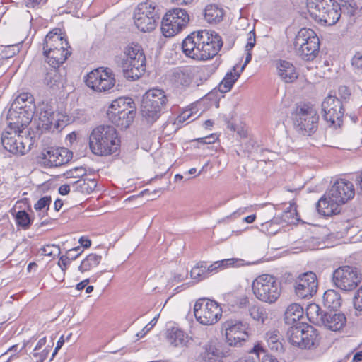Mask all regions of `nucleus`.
<instances>
[{
	"label": "nucleus",
	"instance_id": "nucleus-49",
	"mask_svg": "<svg viewBox=\"0 0 362 362\" xmlns=\"http://www.w3.org/2000/svg\"><path fill=\"white\" fill-rule=\"evenodd\" d=\"M298 214L294 205L291 204L288 209L285 210L281 217V222L286 223H293L298 221Z\"/></svg>",
	"mask_w": 362,
	"mask_h": 362
},
{
	"label": "nucleus",
	"instance_id": "nucleus-56",
	"mask_svg": "<svg viewBox=\"0 0 362 362\" xmlns=\"http://www.w3.org/2000/svg\"><path fill=\"white\" fill-rule=\"evenodd\" d=\"M50 351V346H47L40 353L35 351L33 356L37 358L36 362H43L48 356Z\"/></svg>",
	"mask_w": 362,
	"mask_h": 362
},
{
	"label": "nucleus",
	"instance_id": "nucleus-55",
	"mask_svg": "<svg viewBox=\"0 0 362 362\" xmlns=\"http://www.w3.org/2000/svg\"><path fill=\"white\" fill-rule=\"evenodd\" d=\"M193 111L192 109L185 110L182 112L177 116L175 119V124H180L187 120L189 119L192 117Z\"/></svg>",
	"mask_w": 362,
	"mask_h": 362
},
{
	"label": "nucleus",
	"instance_id": "nucleus-46",
	"mask_svg": "<svg viewBox=\"0 0 362 362\" xmlns=\"http://www.w3.org/2000/svg\"><path fill=\"white\" fill-rule=\"evenodd\" d=\"M268 346L271 350L281 352L284 350L282 344L279 341V337L275 332L267 334Z\"/></svg>",
	"mask_w": 362,
	"mask_h": 362
},
{
	"label": "nucleus",
	"instance_id": "nucleus-28",
	"mask_svg": "<svg viewBox=\"0 0 362 362\" xmlns=\"http://www.w3.org/2000/svg\"><path fill=\"white\" fill-rule=\"evenodd\" d=\"M193 78L194 69L191 67H184L174 72L173 81L177 86L187 87L192 82Z\"/></svg>",
	"mask_w": 362,
	"mask_h": 362
},
{
	"label": "nucleus",
	"instance_id": "nucleus-18",
	"mask_svg": "<svg viewBox=\"0 0 362 362\" xmlns=\"http://www.w3.org/2000/svg\"><path fill=\"white\" fill-rule=\"evenodd\" d=\"M25 127H22L19 128V131H17L14 128V125L8 122V128L11 131H4L1 135V143L6 151L13 154H24L26 152V147L20 136V133L23 132Z\"/></svg>",
	"mask_w": 362,
	"mask_h": 362
},
{
	"label": "nucleus",
	"instance_id": "nucleus-5",
	"mask_svg": "<svg viewBox=\"0 0 362 362\" xmlns=\"http://www.w3.org/2000/svg\"><path fill=\"white\" fill-rule=\"evenodd\" d=\"M168 102V96L163 89H149L142 98L141 112L143 118L148 123L153 124L160 117Z\"/></svg>",
	"mask_w": 362,
	"mask_h": 362
},
{
	"label": "nucleus",
	"instance_id": "nucleus-10",
	"mask_svg": "<svg viewBox=\"0 0 362 362\" xmlns=\"http://www.w3.org/2000/svg\"><path fill=\"white\" fill-rule=\"evenodd\" d=\"M189 21V16L186 10L174 8L169 10L161 23V30L166 37H173L187 26Z\"/></svg>",
	"mask_w": 362,
	"mask_h": 362
},
{
	"label": "nucleus",
	"instance_id": "nucleus-12",
	"mask_svg": "<svg viewBox=\"0 0 362 362\" xmlns=\"http://www.w3.org/2000/svg\"><path fill=\"white\" fill-rule=\"evenodd\" d=\"M362 279L359 270L354 267H340L333 272V282L336 286L343 291L355 289Z\"/></svg>",
	"mask_w": 362,
	"mask_h": 362
},
{
	"label": "nucleus",
	"instance_id": "nucleus-41",
	"mask_svg": "<svg viewBox=\"0 0 362 362\" xmlns=\"http://www.w3.org/2000/svg\"><path fill=\"white\" fill-rule=\"evenodd\" d=\"M248 314L253 320L262 324H264L268 318L267 309L258 303L249 306Z\"/></svg>",
	"mask_w": 362,
	"mask_h": 362
},
{
	"label": "nucleus",
	"instance_id": "nucleus-53",
	"mask_svg": "<svg viewBox=\"0 0 362 362\" xmlns=\"http://www.w3.org/2000/svg\"><path fill=\"white\" fill-rule=\"evenodd\" d=\"M51 197L45 196L40 198L34 205V209L36 211H42L43 209L48 210L50 203H51Z\"/></svg>",
	"mask_w": 362,
	"mask_h": 362
},
{
	"label": "nucleus",
	"instance_id": "nucleus-59",
	"mask_svg": "<svg viewBox=\"0 0 362 362\" xmlns=\"http://www.w3.org/2000/svg\"><path fill=\"white\" fill-rule=\"evenodd\" d=\"M249 303H250L249 298L246 296H242L238 297L235 300V305L239 308H246L247 305H250Z\"/></svg>",
	"mask_w": 362,
	"mask_h": 362
},
{
	"label": "nucleus",
	"instance_id": "nucleus-33",
	"mask_svg": "<svg viewBox=\"0 0 362 362\" xmlns=\"http://www.w3.org/2000/svg\"><path fill=\"white\" fill-rule=\"evenodd\" d=\"M224 16L223 9L217 4L207 5L204 10V17L209 23H218Z\"/></svg>",
	"mask_w": 362,
	"mask_h": 362
},
{
	"label": "nucleus",
	"instance_id": "nucleus-31",
	"mask_svg": "<svg viewBox=\"0 0 362 362\" xmlns=\"http://www.w3.org/2000/svg\"><path fill=\"white\" fill-rule=\"evenodd\" d=\"M61 115L54 112L51 110L41 111L39 119L42 126L45 129H58L60 127Z\"/></svg>",
	"mask_w": 362,
	"mask_h": 362
},
{
	"label": "nucleus",
	"instance_id": "nucleus-43",
	"mask_svg": "<svg viewBox=\"0 0 362 362\" xmlns=\"http://www.w3.org/2000/svg\"><path fill=\"white\" fill-rule=\"evenodd\" d=\"M96 181L94 179L88 180H78L74 182L72 187L76 191L81 192L82 193L89 194L94 190L96 187Z\"/></svg>",
	"mask_w": 362,
	"mask_h": 362
},
{
	"label": "nucleus",
	"instance_id": "nucleus-27",
	"mask_svg": "<svg viewBox=\"0 0 362 362\" xmlns=\"http://www.w3.org/2000/svg\"><path fill=\"white\" fill-rule=\"evenodd\" d=\"M107 115L112 124L121 129H127L133 122L136 111H126L121 114L107 113Z\"/></svg>",
	"mask_w": 362,
	"mask_h": 362
},
{
	"label": "nucleus",
	"instance_id": "nucleus-50",
	"mask_svg": "<svg viewBox=\"0 0 362 362\" xmlns=\"http://www.w3.org/2000/svg\"><path fill=\"white\" fill-rule=\"evenodd\" d=\"M78 257V254L76 255H72L71 252H66V255L62 256L58 262V265L61 268L63 273H64L66 267L70 264L71 260L76 259Z\"/></svg>",
	"mask_w": 362,
	"mask_h": 362
},
{
	"label": "nucleus",
	"instance_id": "nucleus-30",
	"mask_svg": "<svg viewBox=\"0 0 362 362\" xmlns=\"http://www.w3.org/2000/svg\"><path fill=\"white\" fill-rule=\"evenodd\" d=\"M303 327H305L303 334V342L300 344L299 348L301 349H311L317 346L319 343V335L316 331V329L306 324L303 325Z\"/></svg>",
	"mask_w": 362,
	"mask_h": 362
},
{
	"label": "nucleus",
	"instance_id": "nucleus-25",
	"mask_svg": "<svg viewBox=\"0 0 362 362\" xmlns=\"http://www.w3.org/2000/svg\"><path fill=\"white\" fill-rule=\"evenodd\" d=\"M278 75L286 83H292L298 76L296 68L289 62L281 60L276 63Z\"/></svg>",
	"mask_w": 362,
	"mask_h": 362
},
{
	"label": "nucleus",
	"instance_id": "nucleus-15",
	"mask_svg": "<svg viewBox=\"0 0 362 362\" xmlns=\"http://www.w3.org/2000/svg\"><path fill=\"white\" fill-rule=\"evenodd\" d=\"M71 158L72 153L67 148L49 147L41 152L39 163L47 168L58 167L67 163Z\"/></svg>",
	"mask_w": 362,
	"mask_h": 362
},
{
	"label": "nucleus",
	"instance_id": "nucleus-13",
	"mask_svg": "<svg viewBox=\"0 0 362 362\" xmlns=\"http://www.w3.org/2000/svg\"><path fill=\"white\" fill-rule=\"evenodd\" d=\"M115 74L109 68L100 67L90 71L86 78V85L98 92H106L115 85Z\"/></svg>",
	"mask_w": 362,
	"mask_h": 362
},
{
	"label": "nucleus",
	"instance_id": "nucleus-35",
	"mask_svg": "<svg viewBox=\"0 0 362 362\" xmlns=\"http://www.w3.org/2000/svg\"><path fill=\"white\" fill-rule=\"evenodd\" d=\"M303 325H306V323H296V325H291L287 331L289 342L298 347L300 346V344L303 342V334L305 327H303Z\"/></svg>",
	"mask_w": 362,
	"mask_h": 362
},
{
	"label": "nucleus",
	"instance_id": "nucleus-61",
	"mask_svg": "<svg viewBox=\"0 0 362 362\" xmlns=\"http://www.w3.org/2000/svg\"><path fill=\"white\" fill-rule=\"evenodd\" d=\"M355 183L357 193L362 195V171L358 173L356 175Z\"/></svg>",
	"mask_w": 362,
	"mask_h": 362
},
{
	"label": "nucleus",
	"instance_id": "nucleus-7",
	"mask_svg": "<svg viewBox=\"0 0 362 362\" xmlns=\"http://www.w3.org/2000/svg\"><path fill=\"white\" fill-rule=\"evenodd\" d=\"M159 8L155 1L146 0L138 4L134 12V22L143 33L151 32L160 18Z\"/></svg>",
	"mask_w": 362,
	"mask_h": 362
},
{
	"label": "nucleus",
	"instance_id": "nucleus-40",
	"mask_svg": "<svg viewBox=\"0 0 362 362\" xmlns=\"http://www.w3.org/2000/svg\"><path fill=\"white\" fill-rule=\"evenodd\" d=\"M329 0H306L308 12L315 21L317 16H320V12L323 11Z\"/></svg>",
	"mask_w": 362,
	"mask_h": 362
},
{
	"label": "nucleus",
	"instance_id": "nucleus-16",
	"mask_svg": "<svg viewBox=\"0 0 362 362\" xmlns=\"http://www.w3.org/2000/svg\"><path fill=\"white\" fill-rule=\"evenodd\" d=\"M317 280L315 273L308 272L300 274L294 281L293 288L296 295L302 299L310 298L316 293Z\"/></svg>",
	"mask_w": 362,
	"mask_h": 362
},
{
	"label": "nucleus",
	"instance_id": "nucleus-52",
	"mask_svg": "<svg viewBox=\"0 0 362 362\" xmlns=\"http://www.w3.org/2000/svg\"><path fill=\"white\" fill-rule=\"evenodd\" d=\"M43 255L49 257H55L60 254V248L55 245H47L42 248Z\"/></svg>",
	"mask_w": 362,
	"mask_h": 362
},
{
	"label": "nucleus",
	"instance_id": "nucleus-44",
	"mask_svg": "<svg viewBox=\"0 0 362 362\" xmlns=\"http://www.w3.org/2000/svg\"><path fill=\"white\" fill-rule=\"evenodd\" d=\"M306 315L311 322L320 325L324 313L318 305L312 303L307 307Z\"/></svg>",
	"mask_w": 362,
	"mask_h": 362
},
{
	"label": "nucleus",
	"instance_id": "nucleus-24",
	"mask_svg": "<svg viewBox=\"0 0 362 362\" xmlns=\"http://www.w3.org/2000/svg\"><path fill=\"white\" fill-rule=\"evenodd\" d=\"M58 67H52L45 73L43 83L51 89L62 87L65 81L64 76Z\"/></svg>",
	"mask_w": 362,
	"mask_h": 362
},
{
	"label": "nucleus",
	"instance_id": "nucleus-19",
	"mask_svg": "<svg viewBox=\"0 0 362 362\" xmlns=\"http://www.w3.org/2000/svg\"><path fill=\"white\" fill-rule=\"evenodd\" d=\"M339 206L354 198L355 189L354 185L344 179L337 180L328 191Z\"/></svg>",
	"mask_w": 362,
	"mask_h": 362
},
{
	"label": "nucleus",
	"instance_id": "nucleus-48",
	"mask_svg": "<svg viewBox=\"0 0 362 362\" xmlns=\"http://www.w3.org/2000/svg\"><path fill=\"white\" fill-rule=\"evenodd\" d=\"M339 5L340 6L341 14L344 13L348 16H353L358 8V6L354 0H341Z\"/></svg>",
	"mask_w": 362,
	"mask_h": 362
},
{
	"label": "nucleus",
	"instance_id": "nucleus-54",
	"mask_svg": "<svg viewBox=\"0 0 362 362\" xmlns=\"http://www.w3.org/2000/svg\"><path fill=\"white\" fill-rule=\"evenodd\" d=\"M86 174V170L83 167L74 168L66 173L67 177H81Z\"/></svg>",
	"mask_w": 362,
	"mask_h": 362
},
{
	"label": "nucleus",
	"instance_id": "nucleus-1",
	"mask_svg": "<svg viewBox=\"0 0 362 362\" xmlns=\"http://www.w3.org/2000/svg\"><path fill=\"white\" fill-rule=\"evenodd\" d=\"M223 46L221 36L215 31L200 30L192 33L182 43L183 53L198 61H205L215 57Z\"/></svg>",
	"mask_w": 362,
	"mask_h": 362
},
{
	"label": "nucleus",
	"instance_id": "nucleus-57",
	"mask_svg": "<svg viewBox=\"0 0 362 362\" xmlns=\"http://www.w3.org/2000/svg\"><path fill=\"white\" fill-rule=\"evenodd\" d=\"M256 43L255 33L254 30L250 31L247 34V42L245 46L247 52H250Z\"/></svg>",
	"mask_w": 362,
	"mask_h": 362
},
{
	"label": "nucleus",
	"instance_id": "nucleus-58",
	"mask_svg": "<svg viewBox=\"0 0 362 362\" xmlns=\"http://www.w3.org/2000/svg\"><path fill=\"white\" fill-rule=\"evenodd\" d=\"M354 307L356 310H362V286L358 290L354 298Z\"/></svg>",
	"mask_w": 362,
	"mask_h": 362
},
{
	"label": "nucleus",
	"instance_id": "nucleus-17",
	"mask_svg": "<svg viewBox=\"0 0 362 362\" xmlns=\"http://www.w3.org/2000/svg\"><path fill=\"white\" fill-rule=\"evenodd\" d=\"M323 117L332 125L340 127L344 116V108L341 100L337 97L328 95L322 103Z\"/></svg>",
	"mask_w": 362,
	"mask_h": 362
},
{
	"label": "nucleus",
	"instance_id": "nucleus-32",
	"mask_svg": "<svg viewBox=\"0 0 362 362\" xmlns=\"http://www.w3.org/2000/svg\"><path fill=\"white\" fill-rule=\"evenodd\" d=\"M134 103L131 98H119L113 100L107 113L121 114L126 111H135Z\"/></svg>",
	"mask_w": 362,
	"mask_h": 362
},
{
	"label": "nucleus",
	"instance_id": "nucleus-29",
	"mask_svg": "<svg viewBox=\"0 0 362 362\" xmlns=\"http://www.w3.org/2000/svg\"><path fill=\"white\" fill-rule=\"evenodd\" d=\"M168 342L175 347L185 346L188 342V336L178 327H173L168 329Z\"/></svg>",
	"mask_w": 362,
	"mask_h": 362
},
{
	"label": "nucleus",
	"instance_id": "nucleus-3",
	"mask_svg": "<svg viewBox=\"0 0 362 362\" xmlns=\"http://www.w3.org/2000/svg\"><path fill=\"white\" fill-rule=\"evenodd\" d=\"M35 105L33 95L29 93H22L13 100L7 115L8 122L19 128L26 127L35 113Z\"/></svg>",
	"mask_w": 362,
	"mask_h": 362
},
{
	"label": "nucleus",
	"instance_id": "nucleus-36",
	"mask_svg": "<svg viewBox=\"0 0 362 362\" xmlns=\"http://www.w3.org/2000/svg\"><path fill=\"white\" fill-rule=\"evenodd\" d=\"M341 298L335 290H327L323 296L324 305L332 310L338 309L341 305Z\"/></svg>",
	"mask_w": 362,
	"mask_h": 362
},
{
	"label": "nucleus",
	"instance_id": "nucleus-47",
	"mask_svg": "<svg viewBox=\"0 0 362 362\" xmlns=\"http://www.w3.org/2000/svg\"><path fill=\"white\" fill-rule=\"evenodd\" d=\"M15 220L17 226L26 230L29 228L31 224V219L29 214L25 211H19L15 214Z\"/></svg>",
	"mask_w": 362,
	"mask_h": 362
},
{
	"label": "nucleus",
	"instance_id": "nucleus-9",
	"mask_svg": "<svg viewBox=\"0 0 362 362\" xmlns=\"http://www.w3.org/2000/svg\"><path fill=\"white\" fill-rule=\"evenodd\" d=\"M293 119L297 131L303 135H311L317 129L319 116L317 110L310 104L298 105Z\"/></svg>",
	"mask_w": 362,
	"mask_h": 362
},
{
	"label": "nucleus",
	"instance_id": "nucleus-4",
	"mask_svg": "<svg viewBox=\"0 0 362 362\" xmlns=\"http://www.w3.org/2000/svg\"><path fill=\"white\" fill-rule=\"evenodd\" d=\"M122 67L127 78L138 79L146 71V57L138 43L132 42L124 48Z\"/></svg>",
	"mask_w": 362,
	"mask_h": 362
},
{
	"label": "nucleus",
	"instance_id": "nucleus-14",
	"mask_svg": "<svg viewBox=\"0 0 362 362\" xmlns=\"http://www.w3.org/2000/svg\"><path fill=\"white\" fill-rule=\"evenodd\" d=\"M247 323L237 320H228L222 325L225 331L226 342L230 346H239L242 342L245 341L249 337Z\"/></svg>",
	"mask_w": 362,
	"mask_h": 362
},
{
	"label": "nucleus",
	"instance_id": "nucleus-23",
	"mask_svg": "<svg viewBox=\"0 0 362 362\" xmlns=\"http://www.w3.org/2000/svg\"><path fill=\"white\" fill-rule=\"evenodd\" d=\"M317 212L325 216H329L339 212V204L334 202L328 192L316 204Z\"/></svg>",
	"mask_w": 362,
	"mask_h": 362
},
{
	"label": "nucleus",
	"instance_id": "nucleus-60",
	"mask_svg": "<svg viewBox=\"0 0 362 362\" xmlns=\"http://www.w3.org/2000/svg\"><path fill=\"white\" fill-rule=\"evenodd\" d=\"M274 223H276V224H278L279 222H278V219L277 218H274L273 220L272 221H267L263 224H262V226L263 228H266L267 229V233L268 234H275L277 231V229L276 228H274V229H272L271 230H269V227H272Z\"/></svg>",
	"mask_w": 362,
	"mask_h": 362
},
{
	"label": "nucleus",
	"instance_id": "nucleus-51",
	"mask_svg": "<svg viewBox=\"0 0 362 362\" xmlns=\"http://www.w3.org/2000/svg\"><path fill=\"white\" fill-rule=\"evenodd\" d=\"M351 64L355 71H362V49L355 52L351 58Z\"/></svg>",
	"mask_w": 362,
	"mask_h": 362
},
{
	"label": "nucleus",
	"instance_id": "nucleus-2",
	"mask_svg": "<svg viewBox=\"0 0 362 362\" xmlns=\"http://www.w3.org/2000/svg\"><path fill=\"white\" fill-rule=\"evenodd\" d=\"M115 128L110 125H99L94 128L89 136V147L93 153L106 156L115 153L119 146Z\"/></svg>",
	"mask_w": 362,
	"mask_h": 362
},
{
	"label": "nucleus",
	"instance_id": "nucleus-37",
	"mask_svg": "<svg viewBox=\"0 0 362 362\" xmlns=\"http://www.w3.org/2000/svg\"><path fill=\"white\" fill-rule=\"evenodd\" d=\"M101 259L102 257L100 255L94 253L89 254L81 261V264L78 267V270L81 273L91 272L98 266Z\"/></svg>",
	"mask_w": 362,
	"mask_h": 362
},
{
	"label": "nucleus",
	"instance_id": "nucleus-22",
	"mask_svg": "<svg viewBox=\"0 0 362 362\" xmlns=\"http://www.w3.org/2000/svg\"><path fill=\"white\" fill-rule=\"evenodd\" d=\"M346 318L343 313L334 311L325 313L320 325L334 332L339 331L346 325Z\"/></svg>",
	"mask_w": 362,
	"mask_h": 362
},
{
	"label": "nucleus",
	"instance_id": "nucleus-63",
	"mask_svg": "<svg viewBox=\"0 0 362 362\" xmlns=\"http://www.w3.org/2000/svg\"><path fill=\"white\" fill-rule=\"evenodd\" d=\"M47 0H26V6L28 7H35L41 4H45Z\"/></svg>",
	"mask_w": 362,
	"mask_h": 362
},
{
	"label": "nucleus",
	"instance_id": "nucleus-8",
	"mask_svg": "<svg viewBox=\"0 0 362 362\" xmlns=\"http://www.w3.org/2000/svg\"><path fill=\"white\" fill-rule=\"evenodd\" d=\"M295 52L306 61L313 60L320 49V40L315 33L308 28L300 29L293 42Z\"/></svg>",
	"mask_w": 362,
	"mask_h": 362
},
{
	"label": "nucleus",
	"instance_id": "nucleus-6",
	"mask_svg": "<svg viewBox=\"0 0 362 362\" xmlns=\"http://www.w3.org/2000/svg\"><path fill=\"white\" fill-rule=\"evenodd\" d=\"M255 296L260 301L272 304L280 297L281 284L276 277L270 274L258 276L252 284Z\"/></svg>",
	"mask_w": 362,
	"mask_h": 362
},
{
	"label": "nucleus",
	"instance_id": "nucleus-39",
	"mask_svg": "<svg viewBox=\"0 0 362 362\" xmlns=\"http://www.w3.org/2000/svg\"><path fill=\"white\" fill-rule=\"evenodd\" d=\"M240 73L236 71V67L234 66L232 71L228 72L223 79L219 84V90L221 93H227L232 88L233 84L238 79Z\"/></svg>",
	"mask_w": 362,
	"mask_h": 362
},
{
	"label": "nucleus",
	"instance_id": "nucleus-38",
	"mask_svg": "<svg viewBox=\"0 0 362 362\" xmlns=\"http://www.w3.org/2000/svg\"><path fill=\"white\" fill-rule=\"evenodd\" d=\"M242 260L236 258L226 259L220 261L214 262L213 264L208 266L206 264L207 276L211 273H216L220 270L224 269L229 267L239 265V262Z\"/></svg>",
	"mask_w": 362,
	"mask_h": 362
},
{
	"label": "nucleus",
	"instance_id": "nucleus-62",
	"mask_svg": "<svg viewBox=\"0 0 362 362\" xmlns=\"http://www.w3.org/2000/svg\"><path fill=\"white\" fill-rule=\"evenodd\" d=\"M339 95L343 99H346L350 95V91L346 86H341L339 88Z\"/></svg>",
	"mask_w": 362,
	"mask_h": 362
},
{
	"label": "nucleus",
	"instance_id": "nucleus-20",
	"mask_svg": "<svg viewBox=\"0 0 362 362\" xmlns=\"http://www.w3.org/2000/svg\"><path fill=\"white\" fill-rule=\"evenodd\" d=\"M315 21L324 25H333L336 24L341 17L340 6L335 0H329L323 11L320 12Z\"/></svg>",
	"mask_w": 362,
	"mask_h": 362
},
{
	"label": "nucleus",
	"instance_id": "nucleus-45",
	"mask_svg": "<svg viewBox=\"0 0 362 362\" xmlns=\"http://www.w3.org/2000/svg\"><path fill=\"white\" fill-rule=\"evenodd\" d=\"M192 279L199 281L207 277L206 262H200L190 272Z\"/></svg>",
	"mask_w": 362,
	"mask_h": 362
},
{
	"label": "nucleus",
	"instance_id": "nucleus-21",
	"mask_svg": "<svg viewBox=\"0 0 362 362\" xmlns=\"http://www.w3.org/2000/svg\"><path fill=\"white\" fill-rule=\"evenodd\" d=\"M59 29H54L45 36L42 45L43 52L70 47L69 42L64 39Z\"/></svg>",
	"mask_w": 362,
	"mask_h": 362
},
{
	"label": "nucleus",
	"instance_id": "nucleus-26",
	"mask_svg": "<svg viewBox=\"0 0 362 362\" xmlns=\"http://www.w3.org/2000/svg\"><path fill=\"white\" fill-rule=\"evenodd\" d=\"M71 47H66V49H59L56 50H50L46 52H43L44 56L46 58L47 62L52 67H59L62 64L67 57L71 54L69 50Z\"/></svg>",
	"mask_w": 362,
	"mask_h": 362
},
{
	"label": "nucleus",
	"instance_id": "nucleus-11",
	"mask_svg": "<svg viewBox=\"0 0 362 362\" xmlns=\"http://www.w3.org/2000/svg\"><path fill=\"white\" fill-rule=\"evenodd\" d=\"M194 314L197 322L204 325L216 324L222 316V309L214 300L199 298L194 305Z\"/></svg>",
	"mask_w": 362,
	"mask_h": 362
},
{
	"label": "nucleus",
	"instance_id": "nucleus-64",
	"mask_svg": "<svg viewBox=\"0 0 362 362\" xmlns=\"http://www.w3.org/2000/svg\"><path fill=\"white\" fill-rule=\"evenodd\" d=\"M215 140H216V138L213 135H211L209 136H205L203 138H199L197 139V141L199 142H202L204 144H212L214 142Z\"/></svg>",
	"mask_w": 362,
	"mask_h": 362
},
{
	"label": "nucleus",
	"instance_id": "nucleus-34",
	"mask_svg": "<svg viewBox=\"0 0 362 362\" xmlns=\"http://www.w3.org/2000/svg\"><path fill=\"white\" fill-rule=\"evenodd\" d=\"M303 309L300 304L292 303L288 306L285 314V322L289 325H293L303 317Z\"/></svg>",
	"mask_w": 362,
	"mask_h": 362
},
{
	"label": "nucleus",
	"instance_id": "nucleus-42",
	"mask_svg": "<svg viewBox=\"0 0 362 362\" xmlns=\"http://www.w3.org/2000/svg\"><path fill=\"white\" fill-rule=\"evenodd\" d=\"M203 357L205 362H223L222 351L211 344L206 345Z\"/></svg>",
	"mask_w": 362,
	"mask_h": 362
}]
</instances>
